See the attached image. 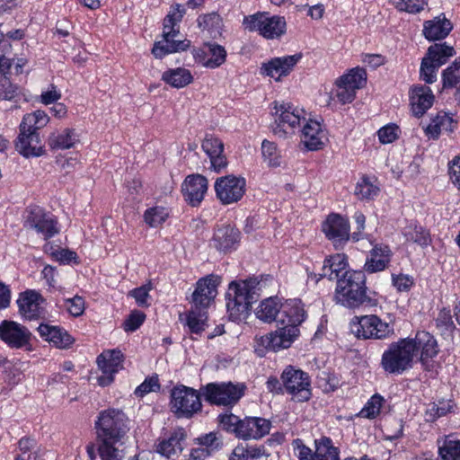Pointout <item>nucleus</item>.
Wrapping results in <instances>:
<instances>
[{
  "mask_svg": "<svg viewBox=\"0 0 460 460\" xmlns=\"http://www.w3.org/2000/svg\"><path fill=\"white\" fill-rule=\"evenodd\" d=\"M128 418L119 410L108 409L100 412L96 421L98 452L102 460H121L124 450L119 448L128 433Z\"/></svg>",
  "mask_w": 460,
  "mask_h": 460,
  "instance_id": "f257e3e1",
  "label": "nucleus"
},
{
  "mask_svg": "<svg viewBox=\"0 0 460 460\" xmlns=\"http://www.w3.org/2000/svg\"><path fill=\"white\" fill-rule=\"evenodd\" d=\"M185 13V8L176 4L171 9L164 20L163 40L155 43L152 53L156 58L179 51L186 50L190 41L188 40H176L180 33V22Z\"/></svg>",
  "mask_w": 460,
  "mask_h": 460,
  "instance_id": "f03ea898",
  "label": "nucleus"
},
{
  "mask_svg": "<svg viewBox=\"0 0 460 460\" xmlns=\"http://www.w3.org/2000/svg\"><path fill=\"white\" fill-rule=\"evenodd\" d=\"M271 114L275 122L273 132L282 138L295 135L296 130L309 119L308 113L304 108L286 102H273Z\"/></svg>",
  "mask_w": 460,
  "mask_h": 460,
  "instance_id": "7ed1b4c3",
  "label": "nucleus"
},
{
  "mask_svg": "<svg viewBox=\"0 0 460 460\" xmlns=\"http://www.w3.org/2000/svg\"><path fill=\"white\" fill-rule=\"evenodd\" d=\"M366 277L361 270L345 271L338 279L333 299L347 308H356L367 299Z\"/></svg>",
  "mask_w": 460,
  "mask_h": 460,
  "instance_id": "20e7f679",
  "label": "nucleus"
},
{
  "mask_svg": "<svg viewBox=\"0 0 460 460\" xmlns=\"http://www.w3.org/2000/svg\"><path fill=\"white\" fill-rule=\"evenodd\" d=\"M414 346L407 339L391 343L383 352L381 367L389 374H402L412 367Z\"/></svg>",
  "mask_w": 460,
  "mask_h": 460,
  "instance_id": "39448f33",
  "label": "nucleus"
},
{
  "mask_svg": "<svg viewBox=\"0 0 460 460\" xmlns=\"http://www.w3.org/2000/svg\"><path fill=\"white\" fill-rule=\"evenodd\" d=\"M251 281L232 282L229 285L226 297V309L233 322L245 319L253 300Z\"/></svg>",
  "mask_w": 460,
  "mask_h": 460,
  "instance_id": "423d86ee",
  "label": "nucleus"
},
{
  "mask_svg": "<svg viewBox=\"0 0 460 460\" xmlns=\"http://www.w3.org/2000/svg\"><path fill=\"white\" fill-rule=\"evenodd\" d=\"M243 25L248 31H256L267 40L279 39L287 32V22L284 16L270 15L265 12L245 17Z\"/></svg>",
  "mask_w": 460,
  "mask_h": 460,
  "instance_id": "0eeeda50",
  "label": "nucleus"
},
{
  "mask_svg": "<svg viewBox=\"0 0 460 460\" xmlns=\"http://www.w3.org/2000/svg\"><path fill=\"white\" fill-rule=\"evenodd\" d=\"M350 330L358 339L385 340L394 334V325L376 314L355 316Z\"/></svg>",
  "mask_w": 460,
  "mask_h": 460,
  "instance_id": "6e6552de",
  "label": "nucleus"
},
{
  "mask_svg": "<svg viewBox=\"0 0 460 460\" xmlns=\"http://www.w3.org/2000/svg\"><path fill=\"white\" fill-rule=\"evenodd\" d=\"M201 407L197 390L185 385H177L171 391L170 408L177 418L190 419L200 411Z\"/></svg>",
  "mask_w": 460,
  "mask_h": 460,
  "instance_id": "1a4fd4ad",
  "label": "nucleus"
},
{
  "mask_svg": "<svg viewBox=\"0 0 460 460\" xmlns=\"http://www.w3.org/2000/svg\"><path fill=\"white\" fill-rule=\"evenodd\" d=\"M280 379L285 392L293 401L304 402L312 397L311 379L306 372L288 366L283 370Z\"/></svg>",
  "mask_w": 460,
  "mask_h": 460,
  "instance_id": "9d476101",
  "label": "nucleus"
},
{
  "mask_svg": "<svg viewBox=\"0 0 460 460\" xmlns=\"http://www.w3.org/2000/svg\"><path fill=\"white\" fill-rule=\"evenodd\" d=\"M243 384L210 383L202 389V394L211 404L229 406L235 404L244 394Z\"/></svg>",
  "mask_w": 460,
  "mask_h": 460,
  "instance_id": "9b49d317",
  "label": "nucleus"
},
{
  "mask_svg": "<svg viewBox=\"0 0 460 460\" xmlns=\"http://www.w3.org/2000/svg\"><path fill=\"white\" fill-rule=\"evenodd\" d=\"M298 334L299 330L296 326L283 325L273 332L256 338L255 350L262 356L263 349L279 350L289 348Z\"/></svg>",
  "mask_w": 460,
  "mask_h": 460,
  "instance_id": "f8f14e48",
  "label": "nucleus"
},
{
  "mask_svg": "<svg viewBox=\"0 0 460 460\" xmlns=\"http://www.w3.org/2000/svg\"><path fill=\"white\" fill-rule=\"evenodd\" d=\"M217 198L224 205H230L239 201L244 195L246 181L243 177L227 175L217 178L215 182Z\"/></svg>",
  "mask_w": 460,
  "mask_h": 460,
  "instance_id": "ddd939ff",
  "label": "nucleus"
},
{
  "mask_svg": "<svg viewBox=\"0 0 460 460\" xmlns=\"http://www.w3.org/2000/svg\"><path fill=\"white\" fill-rule=\"evenodd\" d=\"M124 357L119 349H106L97 357V365L102 371L98 377L101 386H107L114 380V376L123 367Z\"/></svg>",
  "mask_w": 460,
  "mask_h": 460,
  "instance_id": "4468645a",
  "label": "nucleus"
},
{
  "mask_svg": "<svg viewBox=\"0 0 460 460\" xmlns=\"http://www.w3.org/2000/svg\"><path fill=\"white\" fill-rule=\"evenodd\" d=\"M0 339L11 349H22L30 345L31 332L17 322L4 320L0 323Z\"/></svg>",
  "mask_w": 460,
  "mask_h": 460,
  "instance_id": "2eb2a0df",
  "label": "nucleus"
},
{
  "mask_svg": "<svg viewBox=\"0 0 460 460\" xmlns=\"http://www.w3.org/2000/svg\"><path fill=\"white\" fill-rule=\"evenodd\" d=\"M315 450L299 445L296 447L299 460H340V449L330 438L323 437L314 441Z\"/></svg>",
  "mask_w": 460,
  "mask_h": 460,
  "instance_id": "dca6fc26",
  "label": "nucleus"
},
{
  "mask_svg": "<svg viewBox=\"0 0 460 460\" xmlns=\"http://www.w3.org/2000/svg\"><path fill=\"white\" fill-rule=\"evenodd\" d=\"M300 132L301 143L307 150H321L328 142L326 128L315 119L309 117L300 129Z\"/></svg>",
  "mask_w": 460,
  "mask_h": 460,
  "instance_id": "f3484780",
  "label": "nucleus"
},
{
  "mask_svg": "<svg viewBox=\"0 0 460 460\" xmlns=\"http://www.w3.org/2000/svg\"><path fill=\"white\" fill-rule=\"evenodd\" d=\"M219 278L209 275L200 279L196 283L195 290L191 297V306L196 309H208L217 294V288Z\"/></svg>",
  "mask_w": 460,
  "mask_h": 460,
  "instance_id": "a211bd4d",
  "label": "nucleus"
},
{
  "mask_svg": "<svg viewBox=\"0 0 460 460\" xmlns=\"http://www.w3.org/2000/svg\"><path fill=\"white\" fill-rule=\"evenodd\" d=\"M301 58V54L271 58L268 62L262 63L261 74L279 82L283 77L290 74Z\"/></svg>",
  "mask_w": 460,
  "mask_h": 460,
  "instance_id": "6ab92c4d",
  "label": "nucleus"
},
{
  "mask_svg": "<svg viewBox=\"0 0 460 460\" xmlns=\"http://www.w3.org/2000/svg\"><path fill=\"white\" fill-rule=\"evenodd\" d=\"M27 224L31 228L41 234L45 239L51 238L59 232L56 218L52 215L45 213L39 207L30 209Z\"/></svg>",
  "mask_w": 460,
  "mask_h": 460,
  "instance_id": "aec40b11",
  "label": "nucleus"
},
{
  "mask_svg": "<svg viewBox=\"0 0 460 460\" xmlns=\"http://www.w3.org/2000/svg\"><path fill=\"white\" fill-rule=\"evenodd\" d=\"M323 231L335 247H339L349 238V223L338 214L330 215L323 224Z\"/></svg>",
  "mask_w": 460,
  "mask_h": 460,
  "instance_id": "412c9836",
  "label": "nucleus"
},
{
  "mask_svg": "<svg viewBox=\"0 0 460 460\" xmlns=\"http://www.w3.org/2000/svg\"><path fill=\"white\" fill-rule=\"evenodd\" d=\"M37 330L45 341L59 349L71 348L75 341L66 330L60 326L40 323Z\"/></svg>",
  "mask_w": 460,
  "mask_h": 460,
  "instance_id": "4be33fe9",
  "label": "nucleus"
},
{
  "mask_svg": "<svg viewBox=\"0 0 460 460\" xmlns=\"http://www.w3.org/2000/svg\"><path fill=\"white\" fill-rule=\"evenodd\" d=\"M407 340L414 346V358L420 353V360L423 365H427L438 353V342L428 332H418L413 339Z\"/></svg>",
  "mask_w": 460,
  "mask_h": 460,
  "instance_id": "5701e85b",
  "label": "nucleus"
},
{
  "mask_svg": "<svg viewBox=\"0 0 460 460\" xmlns=\"http://www.w3.org/2000/svg\"><path fill=\"white\" fill-rule=\"evenodd\" d=\"M43 297L34 290L22 293L17 300L20 314L27 320H34L44 314Z\"/></svg>",
  "mask_w": 460,
  "mask_h": 460,
  "instance_id": "b1692460",
  "label": "nucleus"
},
{
  "mask_svg": "<svg viewBox=\"0 0 460 460\" xmlns=\"http://www.w3.org/2000/svg\"><path fill=\"white\" fill-rule=\"evenodd\" d=\"M193 56L204 67L215 69L226 62V50L219 44L207 43L202 49L195 50Z\"/></svg>",
  "mask_w": 460,
  "mask_h": 460,
  "instance_id": "393cba45",
  "label": "nucleus"
},
{
  "mask_svg": "<svg viewBox=\"0 0 460 460\" xmlns=\"http://www.w3.org/2000/svg\"><path fill=\"white\" fill-rule=\"evenodd\" d=\"M208 190V180L200 174H192L184 180L181 191L186 201L191 206H198Z\"/></svg>",
  "mask_w": 460,
  "mask_h": 460,
  "instance_id": "a878e982",
  "label": "nucleus"
},
{
  "mask_svg": "<svg viewBox=\"0 0 460 460\" xmlns=\"http://www.w3.org/2000/svg\"><path fill=\"white\" fill-rule=\"evenodd\" d=\"M348 259L345 254L336 253L332 255L324 260L323 265L322 267V272L319 274L320 279L327 278L330 280H338L343 277L345 271L352 270H348ZM309 278L315 282L319 280V278H317L315 274H311Z\"/></svg>",
  "mask_w": 460,
  "mask_h": 460,
  "instance_id": "bb28decb",
  "label": "nucleus"
},
{
  "mask_svg": "<svg viewBox=\"0 0 460 460\" xmlns=\"http://www.w3.org/2000/svg\"><path fill=\"white\" fill-rule=\"evenodd\" d=\"M201 147L209 157L210 168L213 171L220 172L226 167L227 160L224 155V144L219 138L212 135H207Z\"/></svg>",
  "mask_w": 460,
  "mask_h": 460,
  "instance_id": "cd10ccee",
  "label": "nucleus"
},
{
  "mask_svg": "<svg viewBox=\"0 0 460 460\" xmlns=\"http://www.w3.org/2000/svg\"><path fill=\"white\" fill-rule=\"evenodd\" d=\"M270 420L259 417H246L242 420L237 438L244 440L259 439L270 430Z\"/></svg>",
  "mask_w": 460,
  "mask_h": 460,
  "instance_id": "c85d7f7f",
  "label": "nucleus"
},
{
  "mask_svg": "<svg viewBox=\"0 0 460 460\" xmlns=\"http://www.w3.org/2000/svg\"><path fill=\"white\" fill-rule=\"evenodd\" d=\"M435 96L429 86L416 85L410 91V105L411 112L416 117H421L431 108Z\"/></svg>",
  "mask_w": 460,
  "mask_h": 460,
  "instance_id": "c756f323",
  "label": "nucleus"
},
{
  "mask_svg": "<svg viewBox=\"0 0 460 460\" xmlns=\"http://www.w3.org/2000/svg\"><path fill=\"white\" fill-rule=\"evenodd\" d=\"M185 439V430L182 428H177L167 438H163L156 444V451L167 458L178 457L184 448Z\"/></svg>",
  "mask_w": 460,
  "mask_h": 460,
  "instance_id": "7c9ffc66",
  "label": "nucleus"
},
{
  "mask_svg": "<svg viewBox=\"0 0 460 460\" xmlns=\"http://www.w3.org/2000/svg\"><path fill=\"white\" fill-rule=\"evenodd\" d=\"M305 312L299 299H288L280 303L278 323L281 325L297 326L305 320Z\"/></svg>",
  "mask_w": 460,
  "mask_h": 460,
  "instance_id": "2f4dec72",
  "label": "nucleus"
},
{
  "mask_svg": "<svg viewBox=\"0 0 460 460\" xmlns=\"http://www.w3.org/2000/svg\"><path fill=\"white\" fill-rule=\"evenodd\" d=\"M392 255V251L387 245H375L366 260L364 270L369 273L385 270L390 263Z\"/></svg>",
  "mask_w": 460,
  "mask_h": 460,
  "instance_id": "473e14b6",
  "label": "nucleus"
},
{
  "mask_svg": "<svg viewBox=\"0 0 460 460\" xmlns=\"http://www.w3.org/2000/svg\"><path fill=\"white\" fill-rule=\"evenodd\" d=\"M15 146L17 151L25 157L40 156L43 154L39 133L20 131Z\"/></svg>",
  "mask_w": 460,
  "mask_h": 460,
  "instance_id": "72a5a7b5",
  "label": "nucleus"
},
{
  "mask_svg": "<svg viewBox=\"0 0 460 460\" xmlns=\"http://www.w3.org/2000/svg\"><path fill=\"white\" fill-rule=\"evenodd\" d=\"M240 239V232L235 227L226 225L218 227L214 234V245L221 251L235 249Z\"/></svg>",
  "mask_w": 460,
  "mask_h": 460,
  "instance_id": "f704fd0d",
  "label": "nucleus"
},
{
  "mask_svg": "<svg viewBox=\"0 0 460 460\" xmlns=\"http://www.w3.org/2000/svg\"><path fill=\"white\" fill-rule=\"evenodd\" d=\"M197 441L200 447L191 450L193 460H204L222 447L221 439L214 432L199 437Z\"/></svg>",
  "mask_w": 460,
  "mask_h": 460,
  "instance_id": "c9c22d12",
  "label": "nucleus"
},
{
  "mask_svg": "<svg viewBox=\"0 0 460 460\" xmlns=\"http://www.w3.org/2000/svg\"><path fill=\"white\" fill-rule=\"evenodd\" d=\"M161 80L172 88L181 89L190 85L194 76L190 70L179 66L164 71Z\"/></svg>",
  "mask_w": 460,
  "mask_h": 460,
  "instance_id": "e433bc0d",
  "label": "nucleus"
},
{
  "mask_svg": "<svg viewBox=\"0 0 460 460\" xmlns=\"http://www.w3.org/2000/svg\"><path fill=\"white\" fill-rule=\"evenodd\" d=\"M451 30L452 24L450 21L444 16H438L433 20L425 22L423 34L429 40H438L446 38Z\"/></svg>",
  "mask_w": 460,
  "mask_h": 460,
  "instance_id": "4c0bfd02",
  "label": "nucleus"
},
{
  "mask_svg": "<svg viewBox=\"0 0 460 460\" xmlns=\"http://www.w3.org/2000/svg\"><path fill=\"white\" fill-rule=\"evenodd\" d=\"M438 460H460V440L452 436L437 440Z\"/></svg>",
  "mask_w": 460,
  "mask_h": 460,
  "instance_id": "58836bf2",
  "label": "nucleus"
},
{
  "mask_svg": "<svg viewBox=\"0 0 460 460\" xmlns=\"http://www.w3.org/2000/svg\"><path fill=\"white\" fill-rule=\"evenodd\" d=\"M49 115L41 110H37L23 116L20 124V131L28 133H38L49 122Z\"/></svg>",
  "mask_w": 460,
  "mask_h": 460,
  "instance_id": "ea45409f",
  "label": "nucleus"
},
{
  "mask_svg": "<svg viewBox=\"0 0 460 460\" xmlns=\"http://www.w3.org/2000/svg\"><path fill=\"white\" fill-rule=\"evenodd\" d=\"M454 129V119L447 113L440 111L433 118L426 128V133L432 138H438L442 131L451 132Z\"/></svg>",
  "mask_w": 460,
  "mask_h": 460,
  "instance_id": "a19ab883",
  "label": "nucleus"
},
{
  "mask_svg": "<svg viewBox=\"0 0 460 460\" xmlns=\"http://www.w3.org/2000/svg\"><path fill=\"white\" fill-rule=\"evenodd\" d=\"M279 311L280 301L277 297H269L259 305L255 314L258 319L265 323H271L274 320L278 322Z\"/></svg>",
  "mask_w": 460,
  "mask_h": 460,
  "instance_id": "79ce46f5",
  "label": "nucleus"
},
{
  "mask_svg": "<svg viewBox=\"0 0 460 460\" xmlns=\"http://www.w3.org/2000/svg\"><path fill=\"white\" fill-rule=\"evenodd\" d=\"M379 191L376 179L363 176L356 184L354 193L360 200H371L378 196Z\"/></svg>",
  "mask_w": 460,
  "mask_h": 460,
  "instance_id": "37998d69",
  "label": "nucleus"
},
{
  "mask_svg": "<svg viewBox=\"0 0 460 460\" xmlns=\"http://www.w3.org/2000/svg\"><path fill=\"white\" fill-rule=\"evenodd\" d=\"M402 234L407 242L415 243L421 247H426L431 243L429 231L413 222L404 227Z\"/></svg>",
  "mask_w": 460,
  "mask_h": 460,
  "instance_id": "c03bdc74",
  "label": "nucleus"
},
{
  "mask_svg": "<svg viewBox=\"0 0 460 460\" xmlns=\"http://www.w3.org/2000/svg\"><path fill=\"white\" fill-rule=\"evenodd\" d=\"M77 142L74 129L65 128L61 132L52 133L49 137L48 144L51 149H69Z\"/></svg>",
  "mask_w": 460,
  "mask_h": 460,
  "instance_id": "a18cd8bd",
  "label": "nucleus"
},
{
  "mask_svg": "<svg viewBox=\"0 0 460 460\" xmlns=\"http://www.w3.org/2000/svg\"><path fill=\"white\" fill-rule=\"evenodd\" d=\"M342 85H346L355 93L360 88H362L367 81L366 71L359 67L350 69L348 73L340 76L337 80Z\"/></svg>",
  "mask_w": 460,
  "mask_h": 460,
  "instance_id": "49530a36",
  "label": "nucleus"
},
{
  "mask_svg": "<svg viewBox=\"0 0 460 460\" xmlns=\"http://www.w3.org/2000/svg\"><path fill=\"white\" fill-rule=\"evenodd\" d=\"M342 85H346L355 93L360 88H362L367 81L366 71L359 67L350 69L348 73L340 76L337 80Z\"/></svg>",
  "mask_w": 460,
  "mask_h": 460,
  "instance_id": "de8ad7c7",
  "label": "nucleus"
},
{
  "mask_svg": "<svg viewBox=\"0 0 460 460\" xmlns=\"http://www.w3.org/2000/svg\"><path fill=\"white\" fill-rule=\"evenodd\" d=\"M455 54V49L451 46L447 44H434L428 49L425 58L432 60L437 66L440 67Z\"/></svg>",
  "mask_w": 460,
  "mask_h": 460,
  "instance_id": "09e8293b",
  "label": "nucleus"
},
{
  "mask_svg": "<svg viewBox=\"0 0 460 460\" xmlns=\"http://www.w3.org/2000/svg\"><path fill=\"white\" fill-rule=\"evenodd\" d=\"M263 163L271 168L280 166L282 157L277 145L270 140L264 139L261 146Z\"/></svg>",
  "mask_w": 460,
  "mask_h": 460,
  "instance_id": "8fccbe9b",
  "label": "nucleus"
},
{
  "mask_svg": "<svg viewBox=\"0 0 460 460\" xmlns=\"http://www.w3.org/2000/svg\"><path fill=\"white\" fill-rule=\"evenodd\" d=\"M207 309H196L191 306L187 315V325L190 332L194 334H200L208 326Z\"/></svg>",
  "mask_w": 460,
  "mask_h": 460,
  "instance_id": "3c124183",
  "label": "nucleus"
},
{
  "mask_svg": "<svg viewBox=\"0 0 460 460\" xmlns=\"http://www.w3.org/2000/svg\"><path fill=\"white\" fill-rule=\"evenodd\" d=\"M9 66L8 59L7 66H0V99L11 101L20 94V88L17 84H13L6 75L5 70Z\"/></svg>",
  "mask_w": 460,
  "mask_h": 460,
  "instance_id": "603ef678",
  "label": "nucleus"
},
{
  "mask_svg": "<svg viewBox=\"0 0 460 460\" xmlns=\"http://www.w3.org/2000/svg\"><path fill=\"white\" fill-rule=\"evenodd\" d=\"M170 216V211L164 206H155L147 208L144 213V221L150 227H158L164 224Z\"/></svg>",
  "mask_w": 460,
  "mask_h": 460,
  "instance_id": "864d4df0",
  "label": "nucleus"
},
{
  "mask_svg": "<svg viewBox=\"0 0 460 460\" xmlns=\"http://www.w3.org/2000/svg\"><path fill=\"white\" fill-rule=\"evenodd\" d=\"M384 399L378 394L373 395L359 411V416L367 419H374L379 413L383 405Z\"/></svg>",
  "mask_w": 460,
  "mask_h": 460,
  "instance_id": "5fc2aeb1",
  "label": "nucleus"
},
{
  "mask_svg": "<svg viewBox=\"0 0 460 460\" xmlns=\"http://www.w3.org/2000/svg\"><path fill=\"white\" fill-rule=\"evenodd\" d=\"M153 289V285L148 282L139 288H134L129 291L128 295L133 297L138 306L147 307L150 305L149 292Z\"/></svg>",
  "mask_w": 460,
  "mask_h": 460,
  "instance_id": "6e6d98bb",
  "label": "nucleus"
},
{
  "mask_svg": "<svg viewBox=\"0 0 460 460\" xmlns=\"http://www.w3.org/2000/svg\"><path fill=\"white\" fill-rule=\"evenodd\" d=\"M218 421L221 428L237 438L242 420L233 413H225L218 416Z\"/></svg>",
  "mask_w": 460,
  "mask_h": 460,
  "instance_id": "4d7b16f0",
  "label": "nucleus"
},
{
  "mask_svg": "<svg viewBox=\"0 0 460 460\" xmlns=\"http://www.w3.org/2000/svg\"><path fill=\"white\" fill-rule=\"evenodd\" d=\"M439 66H437L432 60L423 58L420 68V75L421 80L427 84H432L437 80V72Z\"/></svg>",
  "mask_w": 460,
  "mask_h": 460,
  "instance_id": "13d9d810",
  "label": "nucleus"
},
{
  "mask_svg": "<svg viewBox=\"0 0 460 460\" xmlns=\"http://www.w3.org/2000/svg\"><path fill=\"white\" fill-rule=\"evenodd\" d=\"M445 87H455L460 84V61H456L443 72Z\"/></svg>",
  "mask_w": 460,
  "mask_h": 460,
  "instance_id": "bf43d9fd",
  "label": "nucleus"
},
{
  "mask_svg": "<svg viewBox=\"0 0 460 460\" xmlns=\"http://www.w3.org/2000/svg\"><path fill=\"white\" fill-rule=\"evenodd\" d=\"M401 130L395 124H387L377 131L380 143L383 145L391 144L400 136Z\"/></svg>",
  "mask_w": 460,
  "mask_h": 460,
  "instance_id": "052dcab7",
  "label": "nucleus"
},
{
  "mask_svg": "<svg viewBox=\"0 0 460 460\" xmlns=\"http://www.w3.org/2000/svg\"><path fill=\"white\" fill-rule=\"evenodd\" d=\"M332 94V98L337 99V101L341 104L350 103L356 97V93L354 92L337 81H335Z\"/></svg>",
  "mask_w": 460,
  "mask_h": 460,
  "instance_id": "680f3d73",
  "label": "nucleus"
},
{
  "mask_svg": "<svg viewBox=\"0 0 460 460\" xmlns=\"http://www.w3.org/2000/svg\"><path fill=\"white\" fill-rule=\"evenodd\" d=\"M395 7L407 13H419L427 5L426 0H392Z\"/></svg>",
  "mask_w": 460,
  "mask_h": 460,
  "instance_id": "e2e57ef3",
  "label": "nucleus"
},
{
  "mask_svg": "<svg viewBox=\"0 0 460 460\" xmlns=\"http://www.w3.org/2000/svg\"><path fill=\"white\" fill-rule=\"evenodd\" d=\"M392 283L398 292H408L414 285V279L408 274H393Z\"/></svg>",
  "mask_w": 460,
  "mask_h": 460,
  "instance_id": "0e129e2a",
  "label": "nucleus"
},
{
  "mask_svg": "<svg viewBox=\"0 0 460 460\" xmlns=\"http://www.w3.org/2000/svg\"><path fill=\"white\" fill-rule=\"evenodd\" d=\"M45 251L49 252L51 256L61 263H70L76 260V253L67 249H53L52 246L46 245Z\"/></svg>",
  "mask_w": 460,
  "mask_h": 460,
  "instance_id": "69168bd1",
  "label": "nucleus"
},
{
  "mask_svg": "<svg viewBox=\"0 0 460 460\" xmlns=\"http://www.w3.org/2000/svg\"><path fill=\"white\" fill-rule=\"evenodd\" d=\"M160 389V384L156 376L146 378V380L138 385L135 390V394L143 397L146 394L156 392Z\"/></svg>",
  "mask_w": 460,
  "mask_h": 460,
  "instance_id": "338daca9",
  "label": "nucleus"
},
{
  "mask_svg": "<svg viewBox=\"0 0 460 460\" xmlns=\"http://www.w3.org/2000/svg\"><path fill=\"white\" fill-rule=\"evenodd\" d=\"M448 174L451 182L460 190V156H455L448 163Z\"/></svg>",
  "mask_w": 460,
  "mask_h": 460,
  "instance_id": "774afa93",
  "label": "nucleus"
}]
</instances>
